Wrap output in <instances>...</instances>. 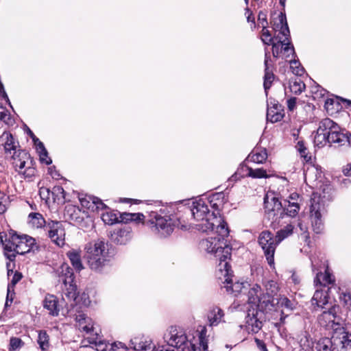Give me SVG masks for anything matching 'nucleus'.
Wrapping results in <instances>:
<instances>
[{
    "mask_svg": "<svg viewBox=\"0 0 351 351\" xmlns=\"http://www.w3.org/2000/svg\"><path fill=\"white\" fill-rule=\"evenodd\" d=\"M274 79V75L272 71L265 72L263 86L266 94H267V90L270 88Z\"/></svg>",
    "mask_w": 351,
    "mask_h": 351,
    "instance_id": "c03bdc74",
    "label": "nucleus"
},
{
    "mask_svg": "<svg viewBox=\"0 0 351 351\" xmlns=\"http://www.w3.org/2000/svg\"><path fill=\"white\" fill-rule=\"evenodd\" d=\"M232 248L230 245L225 246L222 249L215 250V252L210 254L214 255L216 258V261H219L217 265V276L219 279H224L223 283V287L228 294L231 295L232 297H238L241 292V282L237 280L233 282L232 280V271L228 260L230 259Z\"/></svg>",
    "mask_w": 351,
    "mask_h": 351,
    "instance_id": "39448f33",
    "label": "nucleus"
},
{
    "mask_svg": "<svg viewBox=\"0 0 351 351\" xmlns=\"http://www.w3.org/2000/svg\"><path fill=\"white\" fill-rule=\"evenodd\" d=\"M337 349L333 341L329 338H324L318 341L315 346L316 351H333Z\"/></svg>",
    "mask_w": 351,
    "mask_h": 351,
    "instance_id": "473e14b6",
    "label": "nucleus"
},
{
    "mask_svg": "<svg viewBox=\"0 0 351 351\" xmlns=\"http://www.w3.org/2000/svg\"><path fill=\"white\" fill-rule=\"evenodd\" d=\"M257 308L249 309L245 317V328L248 333H257L262 328V322L257 318Z\"/></svg>",
    "mask_w": 351,
    "mask_h": 351,
    "instance_id": "2eb2a0df",
    "label": "nucleus"
},
{
    "mask_svg": "<svg viewBox=\"0 0 351 351\" xmlns=\"http://www.w3.org/2000/svg\"><path fill=\"white\" fill-rule=\"evenodd\" d=\"M347 140V133L341 132V129L335 130V132H331L326 140V143H338L339 146L345 145V141Z\"/></svg>",
    "mask_w": 351,
    "mask_h": 351,
    "instance_id": "c85d7f7f",
    "label": "nucleus"
},
{
    "mask_svg": "<svg viewBox=\"0 0 351 351\" xmlns=\"http://www.w3.org/2000/svg\"><path fill=\"white\" fill-rule=\"evenodd\" d=\"M84 252V257L93 270L100 271L109 261L108 243L104 239H98L86 243Z\"/></svg>",
    "mask_w": 351,
    "mask_h": 351,
    "instance_id": "423d86ee",
    "label": "nucleus"
},
{
    "mask_svg": "<svg viewBox=\"0 0 351 351\" xmlns=\"http://www.w3.org/2000/svg\"><path fill=\"white\" fill-rule=\"evenodd\" d=\"M95 337H88L86 339H84L82 343H84V346H87L85 343L86 341L91 345H93L97 351H106L108 347V344L100 339V337L98 336L97 332H95Z\"/></svg>",
    "mask_w": 351,
    "mask_h": 351,
    "instance_id": "bb28decb",
    "label": "nucleus"
},
{
    "mask_svg": "<svg viewBox=\"0 0 351 351\" xmlns=\"http://www.w3.org/2000/svg\"><path fill=\"white\" fill-rule=\"evenodd\" d=\"M145 224L153 233L164 238L169 236L176 228L182 230L189 228L187 223L182 222L176 215L171 214L167 208L150 211Z\"/></svg>",
    "mask_w": 351,
    "mask_h": 351,
    "instance_id": "7ed1b4c3",
    "label": "nucleus"
},
{
    "mask_svg": "<svg viewBox=\"0 0 351 351\" xmlns=\"http://www.w3.org/2000/svg\"><path fill=\"white\" fill-rule=\"evenodd\" d=\"M297 148L299 152L301 154V156L304 158L306 162H308L311 160V156H308L306 153V148L304 145L302 141H298L297 143Z\"/></svg>",
    "mask_w": 351,
    "mask_h": 351,
    "instance_id": "8fccbe9b",
    "label": "nucleus"
},
{
    "mask_svg": "<svg viewBox=\"0 0 351 351\" xmlns=\"http://www.w3.org/2000/svg\"><path fill=\"white\" fill-rule=\"evenodd\" d=\"M311 218L313 231L316 234L321 233L324 228V224L321 219V213L316 209V206L313 204L311 208Z\"/></svg>",
    "mask_w": 351,
    "mask_h": 351,
    "instance_id": "aec40b11",
    "label": "nucleus"
},
{
    "mask_svg": "<svg viewBox=\"0 0 351 351\" xmlns=\"http://www.w3.org/2000/svg\"><path fill=\"white\" fill-rule=\"evenodd\" d=\"M298 226L300 230L302 232L301 234L302 239L309 245L310 243V237L308 233L307 232V228L306 226L303 225L302 223H298Z\"/></svg>",
    "mask_w": 351,
    "mask_h": 351,
    "instance_id": "6e6d98bb",
    "label": "nucleus"
},
{
    "mask_svg": "<svg viewBox=\"0 0 351 351\" xmlns=\"http://www.w3.org/2000/svg\"><path fill=\"white\" fill-rule=\"evenodd\" d=\"M267 158V153L266 149H254L246 158L245 162H253L255 163H263Z\"/></svg>",
    "mask_w": 351,
    "mask_h": 351,
    "instance_id": "b1692460",
    "label": "nucleus"
},
{
    "mask_svg": "<svg viewBox=\"0 0 351 351\" xmlns=\"http://www.w3.org/2000/svg\"><path fill=\"white\" fill-rule=\"evenodd\" d=\"M339 307L333 306L328 311H324L317 318L318 323L322 327L334 329L341 326V318L337 315Z\"/></svg>",
    "mask_w": 351,
    "mask_h": 351,
    "instance_id": "9d476101",
    "label": "nucleus"
},
{
    "mask_svg": "<svg viewBox=\"0 0 351 351\" xmlns=\"http://www.w3.org/2000/svg\"><path fill=\"white\" fill-rule=\"evenodd\" d=\"M293 226L291 225L287 226L285 228L280 230L278 231L276 234V238L278 239V242L280 243L284 239L287 238L289 235H291L293 232Z\"/></svg>",
    "mask_w": 351,
    "mask_h": 351,
    "instance_id": "79ce46f5",
    "label": "nucleus"
},
{
    "mask_svg": "<svg viewBox=\"0 0 351 351\" xmlns=\"http://www.w3.org/2000/svg\"><path fill=\"white\" fill-rule=\"evenodd\" d=\"M36 172L35 168L33 167V165H29L26 167V169L23 171L22 173L25 175L26 177H32L34 175Z\"/></svg>",
    "mask_w": 351,
    "mask_h": 351,
    "instance_id": "052dcab7",
    "label": "nucleus"
},
{
    "mask_svg": "<svg viewBox=\"0 0 351 351\" xmlns=\"http://www.w3.org/2000/svg\"><path fill=\"white\" fill-rule=\"evenodd\" d=\"M297 99L295 97H291L287 101V107L289 110L292 111L295 108Z\"/></svg>",
    "mask_w": 351,
    "mask_h": 351,
    "instance_id": "69168bd1",
    "label": "nucleus"
},
{
    "mask_svg": "<svg viewBox=\"0 0 351 351\" xmlns=\"http://www.w3.org/2000/svg\"><path fill=\"white\" fill-rule=\"evenodd\" d=\"M245 15H246L247 23L249 24L250 28L253 30L256 27L255 17L249 9L245 10Z\"/></svg>",
    "mask_w": 351,
    "mask_h": 351,
    "instance_id": "603ef678",
    "label": "nucleus"
},
{
    "mask_svg": "<svg viewBox=\"0 0 351 351\" xmlns=\"http://www.w3.org/2000/svg\"><path fill=\"white\" fill-rule=\"evenodd\" d=\"M290 67L292 72L297 75H302L304 72V69L301 66L300 63L295 60L290 62Z\"/></svg>",
    "mask_w": 351,
    "mask_h": 351,
    "instance_id": "de8ad7c7",
    "label": "nucleus"
},
{
    "mask_svg": "<svg viewBox=\"0 0 351 351\" xmlns=\"http://www.w3.org/2000/svg\"><path fill=\"white\" fill-rule=\"evenodd\" d=\"M335 130H339L338 124L329 118L324 119L319 123V128L314 138L315 143L317 145H322L323 143H326L328 136L331 132H335Z\"/></svg>",
    "mask_w": 351,
    "mask_h": 351,
    "instance_id": "1a4fd4ad",
    "label": "nucleus"
},
{
    "mask_svg": "<svg viewBox=\"0 0 351 351\" xmlns=\"http://www.w3.org/2000/svg\"><path fill=\"white\" fill-rule=\"evenodd\" d=\"M10 202V197L0 191V214L5 212Z\"/></svg>",
    "mask_w": 351,
    "mask_h": 351,
    "instance_id": "a18cd8bd",
    "label": "nucleus"
},
{
    "mask_svg": "<svg viewBox=\"0 0 351 351\" xmlns=\"http://www.w3.org/2000/svg\"><path fill=\"white\" fill-rule=\"evenodd\" d=\"M37 342L42 350L46 351L49 349L50 346L49 337L45 330L38 332Z\"/></svg>",
    "mask_w": 351,
    "mask_h": 351,
    "instance_id": "4c0bfd02",
    "label": "nucleus"
},
{
    "mask_svg": "<svg viewBox=\"0 0 351 351\" xmlns=\"http://www.w3.org/2000/svg\"><path fill=\"white\" fill-rule=\"evenodd\" d=\"M13 160L12 164L19 173H22L23 170L26 168V164L29 162V165H34V160L30 155L25 150L19 149L18 152H14L12 155Z\"/></svg>",
    "mask_w": 351,
    "mask_h": 351,
    "instance_id": "4468645a",
    "label": "nucleus"
},
{
    "mask_svg": "<svg viewBox=\"0 0 351 351\" xmlns=\"http://www.w3.org/2000/svg\"><path fill=\"white\" fill-rule=\"evenodd\" d=\"M255 342L260 351H268L265 343L262 340L255 338Z\"/></svg>",
    "mask_w": 351,
    "mask_h": 351,
    "instance_id": "e2e57ef3",
    "label": "nucleus"
},
{
    "mask_svg": "<svg viewBox=\"0 0 351 351\" xmlns=\"http://www.w3.org/2000/svg\"><path fill=\"white\" fill-rule=\"evenodd\" d=\"M101 219L106 224L108 225L119 223V213L115 210H106L101 214Z\"/></svg>",
    "mask_w": 351,
    "mask_h": 351,
    "instance_id": "72a5a7b5",
    "label": "nucleus"
},
{
    "mask_svg": "<svg viewBox=\"0 0 351 351\" xmlns=\"http://www.w3.org/2000/svg\"><path fill=\"white\" fill-rule=\"evenodd\" d=\"M261 40L266 45H269L272 44L273 38L267 27L263 28Z\"/></svg>",
    "mask_w": 351,
    "mask_h": 351,
    "instance_id": "3c124183",
    "label": "nucleus"
},
{
    "mask_svg": "<svg viewBox=\"0 0 351 351\" xmlns=\"http://www.w3.org/2000/svg\"><path fill=\"white\" fill-rule=\"evenodd\" d=\"M271 293H267L262 297H260L256 308L258 307L262 311H271L275 305V300Z\"/></svg>",
    "mask_w": 351,
    "mask_h": 351,
    "instance_id": "4be33fe9",
    "label": "nucleus"
},
{
    "mask_svg": "<svg viewBox=\"0 0 351 351\" xmlns=\"http://www.w3.org/2000/svg\"><path fill=\"white\" fill-rule=\"evenodd\" d=\"M241 178V175L240 173L238 172V171L237 172H235V173L234 175H232L228 180V186H229L230 184L233 185V183L234 182H236L237 180H239Z\"/></svg>",
    "mask_w": 351,
    "mask_h": 351,
    "instance_id": "338daca9",
    "label": "nucleus"
},
{
    "mask_svg": "<svg viewBox=\"0 0 351 351\" xmlns=\"http://www.w3.org/2000/svg\"><path fill=\"white\" fill-rule=\"evenodd\" d=\"M62 289V298L69 301H76L77 299V286L73 282H66Z\"/></svg>",
    "mask_w": 351,
    "mask_h": 351,
    "instance_id": "a878e982",
    "label": "nucleus"
},
{
    "mask_svg": "<svg viewBox=\"0 0 351 351\" xmlns=\"http://www.w3.org/2000/svg\"><path fill=\"white\" fill-rule=\"evenodd\" d=\"M261 291V287L258 285L252 288L248 292V303L251 304V308H256L257 304L258 302L260 296L258 295V292Z\"/></svg>",
    "mask_w": 351,
    "mask_h": 351,
    "instance_id": "e433bc0d",
    "label": "nucleus"
},
{
    "mask_svg": "<svg viewBox=\"0 0 351 351\" xmlns=\"http://www.w3.org/2000/svg\"><path fill=\"white\" fill-rule=\"evenodd\" d=\"M331 338L337 349L348 348L351 345V334L346 332L343 327L335 328Z\"/></svg>",
    "mask_w": 351,
    "mask_h": 351,
    "instance_id": "f8f14e48",
    "label": "nucleus"
},
{
    "mask_svg": "<svg viewBox=\"0 0 351 351\" xmlns=\"http://www.w3.org/2000/svg\"><path fill=\"white\" fill-rule=\"evenodd\" d=\"M246 171V176L253 178H263L269 177L266 171L262 168L253 169L247 166Z\"/></svg>",
    "mask_w": 351,
    "mask_h": 351,
    "instance_id": "58836bf2",
    "label": "nucleus"
},
{
    "mask_svg": "<svg viewBox=\"0 0 351 351\" xmlns=\"http://www.w3.org/2000/svg\"><path fill=\"white\" fill-rule=\"evenodd\" d=\"M258 21L260 24H261L263 28L267 27V14L265 12L261 11L258 14Z\"/></svg>",
    "mask_w": 351,
    "mask_h": 351,
    "instance_id": "13d9d810",
    "label": "nucleus"
},
{
    "mask_svg": "<svg viewBox=\"0 0 351 351\" xmlns=\"http://www.w3.org/2000/svg\"><path fill=\"white\" fill-rule=\"evenodd\" d=\"M110 346H111V349L113 350L114 351L117 350H119V349H123L125 351H126L128 350L127 346L121 342H117V343L115 342V343L111 344Z\"/></svg>",
    "mask_w": 351,
    "mask_h": 351,
    "instance_id": "680f3d73",
    "label": "nucleus"
},
{
    "mask_svg": "<svg viewBox=\"0 0 351 351\" xmlns=\"http://www.w3.org/2000/svg\"><path fill=\"white\" fill-rule=\"evenodd\" d=\"M145 216L140 213H119V222L128 223L130 221L139 222L144 219Z\"/></svg>",
    "mask_w": 351,
    "mask_h": 351,
    "instance_id": "7c9ffc66",
    "label": "nucleus"
},
{
    "mask_svg": "<svg viewBox=\"0 0 351 351\" xmlns=\"http://www.w3.org/2000/svg\"><path fill=\"white\" fill-rule=\"evenodd\" d=\"M86 198L80 199V202L82 206L86 207L88 209L93 211L106 209V206L101 202L100 199L96 197H88Z\"/></svg>",
    "mask_w": 351,
    "mask_h": 351,
    "instance_id": "6ab92c4d",
    "label": "nucleus"
},
{
    "mask_svg": "<svg viewBox=\"0 0 351 351\" xmlns=\"http://www.w3.org/2000/svg\"><path fill=\"white\" fill-rule=\"evenodd\" d=\"M60 270L59 278L64 285H66V282H73L74 274L73 269L68 265H62Z\"/></svg>",
    "mask_w": 351,
    "mask_h": 351,
    "instance_id": "c756f323",
    "label": "nucleus"
},
{
    "mask_svg": "<svg viewBox=\"0 0 351 351\" xmlns=\"http://www.w3.org/2000/svg\"><path fill=\"white\" fill-rule=\"evenodd\" d=\"M66 256L76 271H80L84 268L80 252L75 250H71L66 253Z\"/></svg>",
    "mask_w": 351,
    "mask_h": 351,
    "instance_id": "cd10ccee",
    "label": "nucleus"
},
{
    "mask_svg": "<svg viewBox=\"0 0 351 351\" xmlns=\"http://www.w3.org/2000/svg\"><path fill=\"white\" fill-rule=\"evenodd\" d=\"M24 346V342L18 337H12L10 340V350L15 351Z\"/></svg>",
    "mask_w": 351,
    "mask_h": 351,
    "instance_id": "09e8293b",
    "label": "nucleus"
},
{
    "mask_svg": "<svg viewBox=\"0 0 351 351\" xmlns=\"http://www.w3.org/2000/svg\"><path fill=\"white\" fill-rule=\"evenodd\" d=\"M300 209L299 204L298 203H291L289 202V204L287 208H282V215H286L289 217H295L297 215Z\"/></svg>",
    "mask_w": 351,
    "mask_h": 351,
    "instance_id": "a19ab883",
    "label": "nucleus"
},
{
    "mask_svg": "<svg viewBox=\"0 0 351 351\" xmlns=\"http://www.w3.org/2000/svg\"><path fill=\"white\" fill-rule=\"evenodd\" d=\"M258 243L264 251L268 264L272 265L274 263L276 247L279 243L276 237L274 238L269 231H263L259 235Z\"/></svg>",
    "mask_w": 351,
    "mask_h": 351,
    "instance_id": "0eeeda50",
    "label": "nucleus"
},
{
    "mask_svg": "<svg viewBox=\"0 0 351 351\" xmlns=\"http://www.w3.org/2000/svg\"><path fill=\"white\" fill-rule=\"evenodd\" d=\"M1 138L5 141L3 147L6 156L12 158L14 152H18V142L14 141L12 134L6 132L2 134Z\"/></svg>",
    "mask_w": 351,
    "mask_h": 351,
    "instance_id": "a211bd4d",
    "label": "nucleus"
},
{
    "mask_svg": "<svg viewBox=\"0 0 351 351\" xmlns=\"http://www.w3.org/2000/svg\"><path fill=\"white\" fill-rule=\"evenodd\" d=\"M279 18V23H277L276 25V28H280V33L286 36V39L288 40V37L290 36V32L288 27V24L287 22V19L285 14L283 13H280L278 16Z\"/></svg>",
    "mask_w": 351,
    "mask_h": 351,
    "instance_id": "c9c22d12",
    "label": "nucleus"
},
{
    "mask_svg": "<svg viewBox=\"0 0 351 351\" xmlns=\"http://www.w3.org/2000/svg\"><path fill=\"white\" fill-rule=\"evenodd\" d=\"M29 223L34 228H39L43 227L47 223L43 215L38 213H31L29 215Z\"/></svg>",
    "mask_w": 351,
    "mask_h": 351,
    "instance_id": "f704fd0d",
    "label": "nucleus"
},
{
    "mask_svg": "<svg viewBox=\"0 0 351 351\" xmlns=\"http://www.w3.org/2000/svg\"><path fill=\"white\" fill-rule=\"evenodd\" d=\"M240 302L239 301H234V302L228 308V311L233 313L236 311H239V308L240 307Z\"/></svg>",
    "mask_w": 351,
    "mask_h": 351,
    "instance_id": "774afa93",
    "label": "nucleus"
},
{
    "mask_svg": "<svg viewBox=\"0 0 351 351\" xmlns=\"http://www.w3.org/2000/svg\"><path fill=\"white\" fill-rule=\"evenodd\" d=\"M204 328L199 335V347L188 340L184 332L176 326H170L164 335L167 346H154L149 339L135 337L130 341L132 348L136 351H209L208 338Z\"/></svg>",
    "mask_w": 351,
    "mask_h": 351,
    "instance_id": "f03ea898",
    "label": "nucleus"
},
{
    "mask_svg": "<svg viewBox=\"0 0 351 351\" xmlns=\"http://www.w3.org/2000/svg\"><path fill=\"white\" fill-rule=\"evenodd\" d=\"M58 303V302L54 295H47L44 300L43 306L49 311L50 315L53 316H58L59 314Z\"/></svg>",
    "mask_w": 351,
    "mask_h": 351,
    "instance_id": "5701e85b",
    "label": "nucleus"
},
{
    "mask_svg": "<svg viewBox=\"0 0 351 351\" xmlns=\"http://www.w3.org/2000/svg\"><path fill=\"white\" fill-rule=\"evenodd\" d=\"M38 143L35 141L37 152L39 154L40 161L42 163H45L47 165H51L52 160L48 157V152L45 147L43 143H42L38 138H36Z\"/></svg>",
    "mask_w": 351,
    "mask_h": 351,
    "instance_id": "2f4dec72",
    "label": "nucleus"
},
{
    "mask_svg": "<svg viewBox=\"0 0 351 351\" xmlns=\"http://www.w3.org/2000/svg\"><path fill=\"white\" fill-rule=\"evenodd\" d=\"M206 200L209 207L212 208V216L221 217V210L226 201V195L223 192L214 193L210 195Z\"/></svg>",
    "mask_w": 351,
    "mask_h": 351,
    "instance_id": "ddd939ff",
    "label": "nucleus"
},
{
    "mask_svg": "<svg viewBox=\"0 0 351 351\" xmlns=\"http://www.w3.org/2000/svg\"><path fill=\"white\" fill-rule=\"evenodd\" d=\"M48 172L54 179H58L60 176V173L56 169V167L54 166L49 167Z\"/></svg>",
    "mask_w": 351,
    "mask_h": 351,
    "instance_id": "0e129e2a",
    "label": "nucleus"
},
{
    "mask_svg": "<svg viewBox=\"0 0 351 351\" xmlns=\"http://www.w3.org/2000/svg\"><path fill=\"white\" fill-rule=\"evenodd\" d=\"M22 278V274L20 272L16 271L12 279L10 282L8 284V287H10V290L14 291V288L15 285L21 280Z\"/></svg>",
    "mask_w": 351,
    "mask_h": 351,
    "instance_id": "5fc2aeb1",
    "label": "nucleus"
},
{
    "mask_svg": "<svg viewBox=\"0 0 351 351\" xmlns=\"http://www.w3.org/2000/svg\"><path fill=\"white\" fill-rule=\"evenodd\" d=\"M190 213L198 222L196 229L201 232H214L213 236L203 239L200 247L211 254L215 250L228 246L225 239L229 234L227 223L220 217L212 216L206 200L200 198L193 202Z\"/></svg>",
    "mask_w": 351,
    "mask_h": 351,
    "instance_id": "f257e3e1",
    "label": "nucleus"
},
{
    "mask_svg": "<svg viewBox=\"0 0 351 351\" xmlns=\"http://www.w3.org/2000/svg\"><path fill=\"white\" fill-rule=\"evenodd\" d=\"M277 304H279L281 307L285 308L289 311H292L294 308V302L285 296L280 297L278 300Z\"/></svg>",
    "mask_w": 351,
    "mask_h": 351,
    "instance_id": "49530a36",
    "label": "nucleus"
},
{
    "mask_svg": "<svg viewBox=\"0 0 351 351\" xmlns=\"http://www.w3.org/2000/svg\"><path fill=\"white\" fill-rule=\"evenodd\" d=\"M14 295V291H12V290H10V287H8L7 297H6V300H5V306H4L5 309H6L8 306H10L11 305V304L12 303Z\"/></svg>",
    "mask_w": 351,
    "mask_h": 351,
    "instance_id": "4d7b16f0",
    "label": "nucleus"
},
{
    "mask_svg": "<svg viewBox=\"0 0 351 351\" xmlns=\"http://www.w3.org/2000/svg\"><path fill=\"white\" fill-rule=\"evenodd\" d=\"M323 293L319 291H316L313 297V304H316L317 306L323 307L327 302L326 300V295H324L322 299Z\"/></svg>",
    "mask_w": 351,
    "mask_h": 351,
    "instance_id": "37998d69",
    "label": "nucleus"
},
{
    "mask_svg": "<svg viewBox=\"0 0 351 351\" xmlns=\"http://www.w3.org/2000/svg\"><path fill=\"white\" fill-rule=\"evenodd\" d=\"M0 242L4 246V254L8 259L13 261L16 254H24L32 251L39 250L36 239L27 235L19 236L15 231L10 230L9 232H0Z\"/></svg>",
    "mask_w": 351,
    "mask_h": 351,
    "instance_id": "20e7f679",
    "label": "nucleus"
},
{
    "mask_svg": "<svg viewBox=\"0 0 351 351\" xmlns=\"http://www.w3.org/2000/svg\"><path fill=\"white\" fill-rule=\"evenodd\" d=\"M64 190L61 186H55L52 190V194L56 197H59L61 195L62 197L64 198Z\"/></svg>",
    "mask_w": 351,
    "mask_h": 351,
    "instance_id": "bf43d9fd",
    "label": "nucleus"
},
{
    "mask_svg": "<svg viewBox=\"0 0 351 351\" xmlns=\"http://www.w3.org/2000/svg\"><path fill=\"white\" fill-rule=\"evenodd\" d=\"M284 117L283 110L281 105L276 104L273 107L269 108L267 112V120L271 123H276Z\"/></svg>",
    "mask_w": 351,
    "mask_h": 351,
    "instance_id": "412c9836",
    "label": "nucleus"
},
{
    "mask_svg": "<svg viewBox=\"0 0 351 351\" xmlns=\"http://www.w3.org/2000/svg\"><path fill=\"white\" fill-rule=\"evenodd\" d=\"M289 89L291 93L299 95L305 89V84L300 79L298 80L290 81Z\"/></svg>",
    "mask_w": 351,
    "mask_h": 351,
    "instance_id": "ea45409f",
    "label": "nucleus"
},
{
    "mask_svg": "<svg viewBox=\"0 0 351 351\" xmlns=\"http://www.w3.org/2000/svg\"><path fill=\"white\" fill-rule=\"evenodd\" d=\"M45 231L51 241L59 247L65 244V230L62 222L49 221L45 226Z\"/></svg>",
    "mask_w": 351,
    "mask_h": 351,
    "instance_id": "6e6552de",
    "label": "nucleus"
},
{
    "mask_svg": "<svg viewBox=\"0 0 351 351\" xmlns=\"http://www.w3.org/2000/svg\"><path fill=\"white\" fill-rule=\"evenodd\" d=\"M264 205L265 213L269 219L276 221L278 215L279 218L282 217V205L278 197L274 195L267 194L264 198Z\"/></svg>",
    "mask_w": 351,
    "mask_h": 351,
    "instance_id": "9b49d317",
    "label": "nucleus"
},
{
    "mask_svg": "<svg viewBox=\"0 0 351 351\" xmlns=\"http://www.w3.org/2000/svg\"><path fill=\"white\" fill-rule=\"evenodd\" d=\"M267 293L271 295H276L278 291V287L274 281H269L266 285Z\"/></svg>",
    "mask_w": 351,
    "mask_h": 351,
    "instance_id": "864d4df0",
    "label": "nucleus"
},
{
    "mask_svg": "<svg viewBox=\"0 0 351 351\" xmlns=\"http://www.w3.org/2000/svg\"><path fill=\"white\" fill-rule=\"evenodd\" d=\"M76 326L80 331L86 334H90L94 332V322L93 319L86 314L80 313L75 315Z\"/></svg>",
    "mask_w": 351,
    "mask_h": 351,
    "instance_id": "f3484780",
    "label": "nucleus"
},
{
    "mask_svg": "<svg viewBox=\"0 0 351 351\" xmlns=\"http://www.w3.org/2000/svg\"><path fill=\"white\" fill-rule=\"evenodd\" d=\"M131 238V228L128 226L114 230L110 234L111 241L119 245H125Z\"/></svg>",
    "mask_w": 351,
    "mask_h": 351,
    "instance_id": "dca6fc26",
    "label": "nucleus"
},
{
    "mask_svg": "<svg viewBox=\"0 0 351 351\" xmlns=\"http://www.w3.org/2000/svg\"><path fill=\"white\" fill-rule=\"evenodd\" d=\"M223 311L219 307H213L209 312L208 318L210 326H217L220 322H224Z\"/></svg>",
    "mask_w": 351,
    "mask_h": 351,
    "instance_id": "393cba45",
    "label": "nucleus"
}]
</instances>
